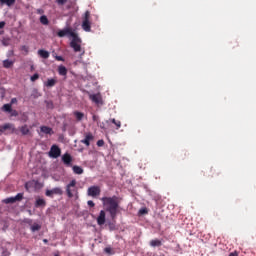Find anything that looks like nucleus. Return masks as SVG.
<instances>
[{"label": "nucleus", "mask_w": 256, "mask_h": 256, "mask_svg": "<svg viewBox=\"0 0 256 256\" xmlns=\"http://www.w3.org/2000/svg\"><path fill=\"white\" fill-rule=\"evenodd\" d=\"M104 210H101L96 221L98 225H105L106 213H108L111 221L117 219V215L121 213V198L118 196H104L100 198Z\"/></svg>", "instance_id": "1"}, {"label": "nucleus", "mask_w": 256, "mask_h": 256, "mask_svg": "<svg viewBox=\"0 0 256 256\" xmlns=\"http://www.w3.org/2000/svg\"><path fill=\"white\" fill-rule=\"evenodd\" d=\"M57 35L59 37H72V40L70 42V47L75 51V53L81 52V38H79V35L73 31L72 28H64L63 30H59L57 32Z\"/></svg>", "instance_id": "2"}, {"label": "nucleus", "mask_w": 256, "mask_h": 256, "mask_svg": "<svg viewBox=\"0 0 256 256\" xmlns=\"http://www.w3.org/2000/svg\"><path fill=\"white\" fill-rule=\"evenodd\" d=\"M66 193L69 199H72L73 193H77V180L72 179L69 184L66 185Z\"/></svg>", "instance_id": "3"}, {"label": "nucleus", "mask_w": 256, "mask_h": 256, "mask_svg": "<svg viewBox=\"0 0 256 256\" xmlns=\"http://www.w3.org/2000/svg\"><path fill=\"white\" fill-rule=\"evenodd\" d=\"M90 17H91V12L86 11L84 14L83 22H82V29H84L87 33L91 31V22H89Z\"/></svg>", "instance_id": "4"}, {"label": "nucleus", "mask_w": 256, "mask_h": 256, "mask_svg": "<svg viewBox=\"0 0 256 256\" xmlns=\"http://www.w3.org/2000/svg\"><path fill=\"white\" fill-rule=\"evenodd\" d=\"M49 157L52 159H57L58 157H61V148L57 145H52L50 148V151L48 152Z\"/></svg>", "instance_id": "5"}, {"label": "nucleus", "mask_w": 256, "mask_h": 256, "mask_svg": "<svg viewBox=\"0 0 256 256\" xmlns=\"http://www.w3.org/2000/svg\"><path fill=\"white\" fill-rule=\"evenodd\" d=\"M88 197H99L101 195V187L99 186H90L87 190Z\"/></svg>", "instance_id": "6"}, {"label": "nucleus", "mask_w": 256, "mask_h": 256, "mask_svg": "<svg viewBox=\"0 0 256 256\" xmlns=\"http://www.w3.org/2000/svg\"><path fill=\"white\" fill-rule=\"evenodd\" d=\"M62 162L64 163V165H66V167H72L73 166V157H71V154L69 153H65L62 156Z\"/></svg>", "instance_id": "7"}, {"label": "nucleus", "mask_w": 256, "mask_h": 256, "mask_svg": "<svg viewBox=\"0 0 256 256\" xmlns=\"http://www.w3.org/2000/svg\"><path fill=\"white\" fill-rule=\"evenodd\" d=\"M5 131H11L12 133H15V125H13L12 123L4 124L0 127V135L5 133Z\"/></svg>", "instance_id": "8"}, {"label": "nucleus", "mask_w": 256, "mask_h": 256, "mask_svg": "<svg viewBox=\"0 0 256 256\" xmlns=\"http://www.w3.org/2000/svg\"><path fill=\"white\" fill-rule=\"evenodd\" d=\"M94 139L95 137L93 136V134L91 132H88L85 134V139L81 140V143L86 145V147H89V145H91V141H93Z\"/></svg>", "instance_id": "9"}, {"label": "nucleus", "mask_w": 256, "mask_h": 256, "mask_svg": "<svg viewBox=\"0 0 256 256\" xmlns=\"http://www.w3.org/2000/svg\"><path fill=\"white\" fill-rule=\"evenodd\" d=\"M23 200V193H18L15 197H10L5 200V203H16Z\"/></svg>", "instance_id": "10"}, {"label": "nucleus", "mask_w": 256, "mask_h": 256, "mask_svg": "<svg viewBox=\"0 0 256 256\" xmlns=\"http://www.w3.org/2000/svg\"><path fill=\"white\" fill-rule=\"evenodd\" d=\"M89 97L93 103H96V105L101 103V94H91Z\"/></svg>", "instance_id": "11"}, {"label": "nucleus", "mask_w": 256, "mask_h": 256, "mask_svg": "<svg viewBox=\"0 0 256 256\" xmlns=\"http://www.w3.org/2000/svg\"><path fill=\"white\" fill-rule=\"evenodd\" d=\"M67 73H68L67 67L63 65L58 66V74L61 77H67Z\"/></svg>", "instance_id": "12"}, {"label": "nucleus", "mask_w": 256, "mask_h": 256, "mask_svg": "<svg viewBox=\"0 0 256 256\" xmlns=\"http://www.w3.org/2000/svg\"><path fill=\"white\" fill-rule=\"evenodd\" d=\"M38 55H39V57H41L42 59H49V57H50L49 51L44 50V49L38 50Z\"/></svg>", "instance_id": "13"}, {"label": "nucleus", "mask_w": 256, "mask_h": 256, "mask_svg": "<svg viewBox=\"0 0 256 256\" xmlns=\"http://www.w3.org/2000/svg\"><path fill=\"white\" fill-rule=\"evenodd\" d=\"M45 87H55L57 85V79L50 78L44 83Z\"/></svg>", "instance_id": "14"}, {"label": "nucleus", "mask_w": 256, "mask_h": 256, "mask_svg": "<svg viewBox=\"0 0 256 256\" xmlns=\"http://www.w3.org/2000/svg\"><path fill=\"white\" fill-rule=\"evenodd\" d=\"M40 131L42 133H45V135H52V133H53V129L51 127H48V126H41Z\"/></svg>", "instance_id": "15"}, {"label": "nucleus", "mask_w": 256, "mask_h": 256, "mask_svg": "<svg viewBox=\"0 0 256 256\" xmlns=\"http://www.w3.org/2000/svg\"><path fill=\"white\" fill-rule=\"evenodd\" d=\"M14 64L15 62L13 60L6 59L3 61L4 69H11V67H13Z\"/></svg>", "instance_id": "16"}, {"label": "nucleus", "mask_w": 256, "mask_h": 256, "mask_svg": "<svg viewBox=\"0 0 256 256\" xmlns=\"http://www.w3.org/2000/svg\"><path fill=\"white\" fill-rule=\"evenodd\" d=\"M72 171L73 173H75V175H83V169L81 168V166L74 165L72 167Z\"/></svg>", "instance_id": "17"}, {"label": "nucleus", "mask_w": 256, "mask_h": 256, "mask_svg": "<svg viewBox=\"0 0 256 256\" xmlns=\"http://www.w3.org/2000/svg\"><path fill=\"white\" fill-rule=\"evenodd\" d=\"M161 245H163V243L159 239H154L150 241L151 247H161Z\"/></svg>", "instance_id": "18"}, {"label": "nucleus", "mask_w": 256, "mask_h": 256, "mask_svg": "<svg viewBox=\"0 0 256 256\" xmlns=\"http://www.w3.org/2000/svg\"><path fill=\"white\" fill-rule=\"evenodd\" d=\"M74 116L76 117L77 121H83V117H85V114L83 112L75 111Z\"/></svg>", "instance_id": "19"}, {"label": "nucleus", "mask_w": 256, "mask_h": 256, "mask_svg": "<svg viewBox=\"0 0 256 256\" xmlns=\"http://www.w3.org/2000/svg\"><path fill=\"white\" fill-rule=\"evenodd\" d=\"M1 5H7L8 7H11L12 5H15V0H0Z\"/></svg>", "instance_id": "20"}, {"label": "nucleus", "mask_w": 256, "mask_h": 256, "mask_svg": "<svg viewBox=\"0 0 256 256\" xmlns=\"http://www.w3.org/2000/svg\"><path fill=\"white\" fill-rule=\"evenodd\" d=\"M209 173H211L210 177H218V175L221 174V172L215 168H210Z\"/></svg>", "instance_id": "21"}, {"label": "nucleus", "mask_w": 256, "mask_h": 256, "mask_svg": "<svg viewBox=\"0 0 256 256\" xmlns=\"http://www.w3.org/2000/svg\"><path fill=\"white\" fill-rule=\"evenodd\" d=\"M30 229H31L32 233H35L36 231H40L41 224L34 223L31 225Z\"/></svg>", "instance_id": "22"}, {"label": "nucleus", "mask_w": 256, "mask_h": 256, "mask_svg": "<svg viewBox=\"0 0 256 256\" xmlns=\"http://www.w3.org/2000/svg\"><path fill=\"white\" fill-rule=\"evenodd\" d=\"M45 205H47V202L44 199L39 198L36 200V207H45Z\"/></svg>", "instance_id": "23"}, {"label": "nucleus", "mask_w": 256, "mask_h": 256, "mask_svg": "<svg viewBox=\"0 0 256 256\" xmlns=\"http://www.w3.org/2000/svg\"><path fill=\"white\" fill-rule=\"evenodd\" d=\"M20 132L22 133V135H29L30 130L29 127H27V125H24L20 128Z\"/></svg>", "instance_id": "24"}, {"label": "nucleus", "mask_w": 256, "mask_h": 256, "mask_svg": "<svg viewBox=\"0 0 256 256\" xmlns=\"http://www.w3.org/2000/svg\"><path fill=\"white\" fill-rule=\"evenodd\" d=\"M3 111H5L6 113H11V111H13V108L11 106V104H4L2 107Z\"/></svg>", "instance_id": "25"}, {"label": "nucleus", "mask_w": 256, "mask_h": 256, "mask_svg": "<svg viewBox=\"0 0 256 256\" xmlns=\"http://www.w3.org/2000/svg\"><path fill=\"white\" fill-rule=\"evenodd\" d=\"M40 23H41L42 25H49V19H48L45 15H42V16L40 17Z\"/></svg>", "instance_id": "26"}, {"label": "nucleus", "mask_w": 256, "mask_h": 256, "mask_svg": "<svg viewBox=\"0 0 256 256\" xmlns=\"http://www.w3.org/2000/svg\"><path fill=\"white\" fill-rule=\"evenodd\" d=\"M52 193H54V195H63V190L59 187H56L52 189Z\"/></svg>", "instance_id": "27"}, {"label": "nucleus", "mask_w": 256, "mask_h": 256, "mask_svg": "<svg viewBox=\"0 0 256 256\" xmlns=\"http://www.w3.org/2000/svg\"><path fill=\"white\" fill-rule=\"evenodd\" d=\"M111 123L116 125V129H121V121L116 120L115 118L111 119Z\"/></svg>", "instance_id": "28"}, {"label": "nucleus", "mask_w": 256, "mask_h": 256, "mask_svg": "<svg viewBox=\"0 0 256 256\" xmlns=\"http://www.w3.org/2000/svg\"><path fill=\"white\" fill-rule=\"evenodd\" d=\"M9 41H11L9 38H4L2 40V45H4V47H9L10 45Z\"/></svg>", "instance_id": "29"}, {"label": "nucleus", "mask_w": 256, "mask_h": 256, "mask_svg": "<svg viewBox=\"0 0 256 256\" xmlns=\"http://www.w3.org/2000/svg\"><path fill=\"white\" fill-rule=\"evenodd\" d=\"M104 252L107 253V255H113V249L111 247H106Z\"/></svg>", "instance_id": "30"}, {"label": "nucleus", "mask_w": 256, "mask_h": 256, "mask_svg": "<svg viewBox=\"0 0 256 256\" xmlns=\"http://www.w3.org/2000/svg\"><path fill=\"white\" fill-rule=\"evenodd\" d=\"M147 213H149V211L147 210V208H141L139 210V215H147Z\"/></svg>", "instance_id": "31"}, {"label": "nucleus", "mask_w": 256, "mask_h": 256, "mask_svg": "<svg viewBox=\"0 0 256 256\" xmlns=\"http://www.w3.org/2000/svg\"><path fill=\"white\" fill-rule=\"evenodd\" d=\"M20 50L24 51L27 55V53H29V46L23 45V46H21Z\"/></svg>", "instance_id": "32"}, {"label": "nucleus", "mask_w": 256, "mask_h": 256, "mask_svg": "<svg viewBox=\"0 0 256 256\" xmlns=\"http://www.w3.org/2000/svg\"><path fill=\"white\" fill-rule=\"evenodd\" d=\"M37 79H39V75L35 73L33 76H31L30 81L35 82Z\"/></svg>", "instance_id": "33"}, {"label": "nucleus", "mask_w": 256, "mask_h": 256, "mask_svg": "<svg viewBox=\"0 0 256 256\" xmlns=\"http://www.w3.org/2000/svg\"><path fill=\"white\" fill-rule=\"evenodd\" d=\"M45 195H46V197H53V195H54L53 190H47Z\"/></svg>", "instance_id": "34"}, {"label": "nucleus", "mask_w": 256, "mask_h": 256, "mask_svg": "<svg viewBox=\"0 0 256 256\" xmlns=\"http://www.w3.org/2000/svg\"><path fill=\"white\" fill-rule=\"evenodd\" d=\"M103 145H105V141L103 139L97 141L98 147H103Z\"/></svg>", "instance_id": "35"}, {"label": "nucleus", "mask_w": 256, "mask_h": 256, "mask_svg": "<svg viewBox=\"0 0 256 256\" xmlns=\"http://www.w3.org/2000/svg\"><path fill=\"white\" fill-rule=\"evenodd\" d=\"M56 3H58L59 5H65V3H67V0H56Z\"/></svg>", "instance_id": "36"}, {"label": "nucleus", "mask_w": 256, "mask_h": 256, "mask_svg": "<svg viewBox=\"0 0 256 256\" xmlns=\"http://www.w3.org/2000/svg\"><path fill=\"white\" fill-rule=\"evenodd\" d=\"M36 12H37L38 15H43L45 13V10L39 8V9L36 10Z\"/></svg>", "instance_id": "37"}, {"label": "nucleus", "mask_w": 256, "mask_h": 256, "mask_svg": "<svg viewBox=\"0 0 256 256\" xmlns=\"http://www.w3.org/2000/svg\"><path fill=\"white\" fill-rule=\"evenodd\" d=\"M56 61H65V58H63V56H54Z\"/></svg>", "instance_id": "38"}, {"label": "nucleus", "mask_w": 256, "mask_h": 256, "mask_svg": "<svg viewBox=\"0 0 256 256\" xmlns=\"http://www.w3.org/2000/svg\"><path fill=\"white\" fill-rule=\"evenodd\" d=\"M48 109H53V102L47 101L46 102Z\"/></svg>", "instance_id": "39"}, {"label": "nucleus", "mask_w": 256, "mask_h": 256, "mask_svg": "<svg viewBox=\"0 0 256 256\" xmlns=\"http://www.w3.org/2000/svg\"><path fill=\"white\" fill-rule=\"evenodd\" d=\"M17 115H19V113L17 112V110H12V111H11V116H12V117H17Z\"/></svg>", "instance_id": "40"}, {"label": "nucleus", "mask_w": 256, "mask_h": 256, "mask_svg": "<svg viewBox=\"0 0 256 256\" xmlns=\"http://www.w3.org/2000/svg\"><path fill=\"white\" fill-rule=\"evenodd\" d=\"M87 205H88L89 207H95V202H93L92 200H89V201L87 202Z\"/></svg>", "instance_id": "41"}, {"label": "nucleus", "mask_w": 256, "mask_h": 256, "mask_svg": "<svg viewBox=\"0 0 256 256\" xmlns=\"http://www.w3.org/2000/svg\"><path fill=\"white\" fill-rule=\"evenodd\" d=\"M15 103H17V98H12L10 101V105L13 106L15 105Z\"/></svg>", "instance_id": "42"}, {"label": "nucleus", "mask_w": 256, "mask_h": 256, "mask_svg": "<svg viewBox=\"0 0 256 256\" xmlns=\"http://www.w3.org/2000/svg\"><path fill=\"white\" fill-rule=\"evenodd\" d=\"M229 256H239V252L234 251V252L230 253Z\"/></svg>", "instance_id": "43"}, {"label": "nucleus", "mask_w": 256, "mask_h": 256, "mask_svg": "<svg viewBox=\"0 0 256 256\" xmlns=\"http://www.w3.org/2000/svg\"><path fill=\"white\" fill-rule=\"evenodd\" d=\"M92 119H93V121H96V122H97V121H99V116L93 115V116H92Z\"/></svg>", "instance_id": "44"}, {"label": "nucleus", "mask_w": 256, "mask_h": 256, "mask_svg": "<svg viewBox=\"0 0 256 256\" xmlns=\"http://www.w3.org/2000/svg\"><path fill=\"white\" fill-rule=\"evenodd\" d=\"M5 27V22H0V29H3Z\"/></svg>", "instance_id": "45"}, {"label": "nucleus", "mask_w": 256, "mask_h": 256, "mask_svg": "<svg viewBox=\"0 0 256 256\" xmlns=\"http://www.w3.org/2000/svg\"><path fill=\"white\" fill-rule=\"evenodd\" d=\"M99 127H100V129H105V123H101L100 125H99Z\"/></svg>", "instance_id": "46"}, {"label": "nucleus", "mask_w": 256, "mask_h": 256, "mask_svg": "<svg viewBox=\"0 0 256 256\" xmlns=\"http://www.w3.org/2000/svg\"><path fill=\"white\" fill-rule=\"evenodd\" d=\"M44 243H47V239H44Z\"/></svg>", "instance_id": "47"}, {"label": "nucleus", "mask_w": 256, "mask_h": 256, "mask_svg": "<svg viewBox=\"0 0 256 256\" xmlns=\"http://www.w3.org/2000/svg\"><path fill=\"white\" fill-rule=\"evenodd\" d=\"M54 256H60L59 254H56V255H54Z\"/></svg>", "instance_id": "48"}, {"label": "nucleus", "mask_w": 256, "mask_h": 256, "mask_svg": "<svg viewBox=\"0 0 256 256\" xmlns=\"http://www.w3.org/2000/svg\"><path fill=\"white\" fill-rule=\"evenodd\" d=\"M26 189H27V184L25 185Z\"/></svg>", "instance_id": "49"}, {"label": "nucleus", "mask_w": 256, "mask_h": 256, "mask_svg": "<svg viewBox=\"0 0 256 256\" xmlns=\"http://www.w3.org/2000/svg\"><path fill=\"white\" fill-rule=\"evenodd\" d=\"M31 69H33V66H31Z\"/></svg>", "instance_id": "50"}]
</instances>
